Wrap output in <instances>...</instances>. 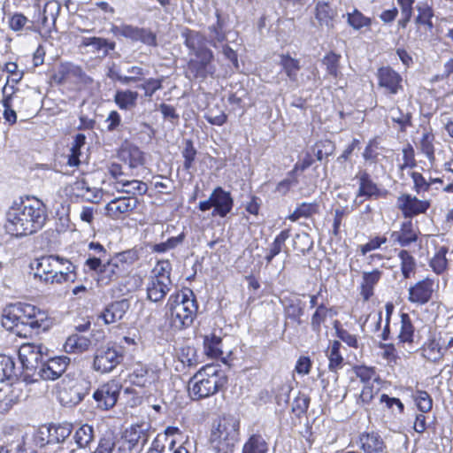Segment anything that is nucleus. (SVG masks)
<instances>
[{"mask_svg": "<svg viewBox=\"0 0 453 453\" xmlns=\"http://www.w3.org/2000/svg\"><path fill=\"white\" fill-rule=\"evenodd\" d=\"M115 448V437L112 434H105L99 439L96 449L92 453H112Z\"/></svg>", "mask_w": 453, "mask_h": 453, "instance_id": "63", "label": "nucleus"}, {"mask_svg": "<svg viewBox=\"0 0 453 453\" xmlns=\"http://www.w3.org/2000/svg\"><path fill=\"white\" fill-rule=\"evenodd\" d=\"M293 246L298 252L304 253L312 247V241L308 234H297L294 237Z\"/></svg>", "mask_w": 453, "mask_h": 453, "instance_id": "64", "label": "nucleus"}, {"mask_svg": "<svg viewBox=\"0 0 453 453\" xmlns=\"http://www.w3.org/2000/svg\"><path fill=\"white\" fill-rule=\"evenodd\" d=\"M120 157L128 164L130 168H136L144 163L142 151L134 145H128L123 148L120 152Z\"/></svg>", "mask_w": 453, "mask_h": 453, "instance_id": "35", "label": "nucleus"}, {"mask_svg": "<svg viewBox=\"0 0 453 453\" xmlns=\"http://www.w3.org/2000/svg\"><path fill=\"white\" fill-rule=\"evenodd\" d=\"M85 135L82 134H78L75 138L73 144L71 148V154L68 157L67 164L70 166H77L80 164V150L81 147L85 144Z\"/></svg>", "mask_w": 453, "mask_h": 453, "instance_id": "56", "label": "nucleus"}, {"mask_svg": "<svg viewBox=\"0 0 453 453\" xmlns=\"http://www.w3.org/2000/svg\"><path fill=\"white\" fill-rule=\"evenodd\" d=\"M122 188L117 187L119 191L136 196V195H143L147 192L148 187L147 184L138 180H121Z\"/></svg>", "mask_w": 453, "mask_h": 453, "instance_id": "46", "label": "nucleus"}, {"mask_svg": "<svg viewBox=\"0 0 453 453\" xmlns=\"http://www.w3.org/2000/svg\"><path fill=\"white\" fill-rule=\"evenodd\" d=\"M289 237V231L283 230L281 231L274 239L273 243L270 246L268 253L265 256V260L267 263H271L273 258L277 256L282 250V247L285 244V242Z\"/></svg>", "mask_w": 453, "mask_h": 453, "instance_id": "47", "label": "nucleus"}, {"mask_svg": "<svg viewBox=\"0 0 453 453\" xmlns=\"http://www.w3.org/2000/svg\"><path fill=\"white\" fill-rule=\"evenodd\" d=\"M72 195L81 197L91 203H97L102 198V189L97 188H91L84 180H77L70 185Z\"/></svg>", "mask_w": 453, "mask_h": 453, "instance_id": "20", "label": "nucleus"}, {"mask_svg": "<svg viewBox=\"0 0 453 453\" xmlns=\"http://www.w3.org/2000/svg\"><path fill=\"white\" fill-rule=\"evenodd\" d=\"M42 358L41 346L26 343L21 345L19 349V359L27 371L36 372L42 363Z\"/></svg>", "mask_w": 453, "mask_h": 453, "instance_id": "13", "label": "nucleus"}, {"mask_svg": "<svg viewBox=\"0 0 453 453\" xmlns=\"http://www.w3.org/2000/svg\"><path fill=\"white\" fill-rule=\"evenodd\" d=\"M447 252L448 248L444 246L439 248L437 252L430 261V266L432 267L433 271L437 274L442 273L447 267Z\"/></svg>", "mask_w": 453, "mask_h": 453, "instance_id": "53", "label": "nucleus"}, {"mask_svg": "<svg viewBox=\"0 0 453 453\" xmlns=\"http://www.w3.org/2000/svg\"><path fill=\"white\" fill-rule=\"evenodd\" d=\"M222 340L219 337L213 335L211 339L206 338L204 341V348L206 354L212 358H221L223 365L226 364V358L222 357L223 350Z\"/></svg>", "mask_w": 453, "mask_h": 453, "instance_id": "43", "label": "nucleus"}, {"mask_svg": "<svg viewBox=\"0 0 453 453\" xmlns=\"http://www.w3.org/2000/svg\"><path fill=\"white\" fill-rule=\"evenodd\" d=\"M391 239L394 242L398 243L402 247H406L418 239L417 231L413 227L411 220H407L401 225L399 231L391 233Z\"/></svg>", "mask_w": 453, "mask_h": 453, "instance_id": "26", "label": "nucleus"}, {"mask_svg": "<svg viewBox=\"0 0 453 453\" xmlns=\"http://www.w3.org/2000/svg\"><path fill=\"white\" fill-rule=\"evenodd\" d=\"M171 271L172 265L168 260L158 261L153 268L151 276L150 278L172 283L170 278Z\"/></svg>", "mask_w": 453, "mask_h": 453, "instance_id": "51", "label": "nucleus"}, {"mask_svg": "<svg viewBox=\"0 0 453 453\" xmlns=\"http://www.w3.org/2000/svg\"><path fill=\"white\" fill-rule=\"evenodd\" d=\"M123 360L119 347L106 345L97 349L94 355L93 369L100 373H109Z\"/></svg>", "mask_w": 453, "mask_h": 453, "instance_id": "5", "label": "nucleus"}, {"mask_svg": "<svg viewBox=\"0 0 453 453\" xmlns=\"http://www.w3.org/2000/svg\"><path fill=\"white\" fill-rule=\"evenodd\" d=\"M378 84L389 95H395L403 90L401 75L389 66L381 67L377 72Z\"/></svg>", "mask_w": 453, "mask_h": 453, "instance_id": "14", "label": "nucleus"}, {"mask_svg": "<svg viewBox=\"0 0 453 453\" xmlns=\"http://www.w3.org/2000/svg\"><path fill=\"white\" fill-rule=\"evenodd\" d=\"M158 379L157 373L151 368L139 365L131 375V381L138 387H148Z\"/></svg>", "mask_w": 453, "mask_h": 453, "instance_id": "29", "label": "nucleus"}, {"mask_svg": "<svg viewBox=\"0 0 453 453\" xmlns=\"http://www.w3.org/2000/svg\"><path fill=\"white\" fill-rule=\"evenodd\" d=\"M138 93L129 89L118 90L114 96V102L120 110L130 111L137 104Z\"/></svg>", "mask_w": 453, "mask_h": 453, "instance_id": "33", "label": "nucleus"}, {"mask_svg": "<svg viewBox=\"0 0 453 453\" xmlns=\"http://www.w3.org/2000/svg\"><path fill=\"white\" fill-rule=\"evenodd\" d=\"M267 451L268 444L259 434L251 435L242 448V453H267Z\"/></svg>", "mask_w": 453, "mask_h": 453, "instance_id": "42", "label": "nucleus"}, {"mask_svg": "<svg viewBox=\"0 0 453 453\" xmlns=\"http://www.w3.org/2000/svg\"><path fill=\"white\" fill-rule=\"evenodd\" d=\"M89 382L85 379L81 378L77 380L74 385L70 388L71 396L66 399L65 395L66 392H60V400L66 404L75 405L81 403L85 395L88 394Z\"/></svg>", "mask_w": 453, "mask_h": 453, "instance_id": "28", "label": "nucleus"}, {"mask_svg": "<svg viewBox=\"0 0 453 453\" xmlns=\"http://www.w3.org/2000/svg\"><path fill=\"white\" fill-rule=\"evenodd\" d=\"M315 11L316 19L321 26H326L327 27H334V19L336 17L337 12L331 7L329 3L324 1L318 2Z\"/></svg>", "mask_w": 453, "mask_h": 453, "instance_id": "32", "label": "nucleus"}, {"mask_svg": "<svg viewBox=\"0 0 453 453\" xmlns=\"http://www.w3.org/2000/svg\"><path fill=\"white\" fill-rule=\"evenodd\" d=\"M166 444L169 447V449H173L175 446V441L173 440L169 439V437L165 435H157L152 441L151 446L150 447L147 453H163L165 449Z\"/></svg>", "mask_w": 453, "mask_h": 453, "instance_id": "58", "label": "nucleus"}, {"mask_svg": "<svg viewBox=\"0 0 453 453\" xmlns=\"http://www.w3.org/2000/svg\"><path fill=\"white\" fill-rule=\"evenodd\" d=\"M434 292V280L426 278L419 280L409 288L408 300L418 305H423L429 302Z\"/></svg>", "mask_w": 453, "mask_h": 453, "instance_id": "15", "label": "nucleus"}, {"mask_svg": "<svg viewBox=\"0 0 453 453\" xmlns=\"http://www.w3.org/2000/svg\"><path fill=\"white\" fill-rule=\"evenodd\" d=\"M327 317H333L332 310L325 305H319L311 317V326L313 331L319 333L320 327L326 320Z\"/></svg>", "mask_w": 453, "mask_h": 453, "instance_id": "49", "label": "nucleus"}, {"mask_svg": "<svg viewBox=\"0 0 453 453\" xmlns=\"http://www.w3.org/2000/svg\"><path fill=\"white\" fill-rule=\"evenodd\" d=\"M94 438V428L88 424L81 425L73 434V440L80 449L88 447Z\"/></svg>", "mask_w": 453, "mask_h": 453, "instance_id": "37", "label": "nucleus"}, {"mask_svg": "<svg viewBox=\"0 0 453 453\" xmlns=\"http://www.w3.org/2000/svg\"><path fill=\"white\" fill-rule=\"evenodd\" d=\"M121 387L115 380H110L100 386L93 394L97 407L103 410L112 408L119 398Z\"/></svg>", "mask_w": 453, "mask_h": 453, "instance_id": "8", "label": "nucleus"}, {"mask_svg": "<svg viewBox=\"0 0 453 453\" xmlns=\"http://www.w3.org/2000/svg\"><path fill=\"white\" fill-rule=\"evenodd\" d=\"M46 219L47 211L42 202L37 198H27L8 210L4 227L13 236H26L42 229Z\"/></svg>", "mask_w": 453, "mask_h": 453, "instance_id": "1", "label": "nucleus"}, {"mask_svg": "<svg viewBox=\"0 0 453 453\" xmlns=\"http://www.w3.org/2000/svg\"><path fill=\"white\" fill-rule=\"evenodd\" d=\"M111 30L116 36H123L133 42H141L148 46L156 47L157 45L156 34L148 28L121 24L112 26Z\"/></svg>", "mask_w": 453, "mask_h": 453, "instance_id": "7", "label": "nucleus"}, {"mask_svg": "<svg viewBox=\"0 0 453 453\" xmlns=\"http://www.w3.org/2000/svg\"><path fill=\"white\" fill-rule=\"evenodd\" d=\"M61 9L60 4L56 0H48L41 13L40 21L42 27L50 31L54 27Z\"/></svg>", "mask_w": 453, "mask_h": 453, "instance_id": "27", "label": "nucleus"}, {"mask_svg": "<svg viewBox=\"0 0 453 453\" xmlns=\"http://www.w3.org/2000/svg\"><path fill=\"white\" fill-rule=\"evenodd\" d=\"M55 80L59 83L66 81L81 82L84 84H89L92 82V79L88 76L80 66L71 63H65L60 65L58 73L55 75Z\"/></svg>", "mask_w": 453, "mask_h": 453, "instance_id": "16", "label": "nucleus"}, {"mask_svg": "<svg viewBox=\"0 0 453 453\" xmlns=\"http://www.w3.org/2000/svg\"><path fill=\"white\" fill-rule=\"evenodd\" d=\"M129 309V302L122 299L109 304L103 311L101 318L105 324L115 323L123 319Z\"/></svg>", "mask_w": 453, "mask_h": 453, "instance_id": "23", "label": "nucleus"}, {"mask_svg": "<svg viewBox=\"0 0 453 453\" xmlns=\"http://www.w3.org/2000/svg\"><path fill=\"white\" fill-rule=\"evenodd\" d=\"M357 178L359 180L357 196L378 198L386 195L387 192L380 189L366 172H359Z\"/></svg>", "mask_w": 453, "mask_h": 453, "instance_id": "21", "label": "nucleus"}, {"mask_svg": "<svg viewBox=\"0 0 453 453\" xmlns=\"http://www.w3.org/2000/svg\"><path fill=\"white\" fill-rule=\"evenodd\" d=\"M186 46L195 54L196 58L203 61H211V52L207 48L208 42L198 32L188 30L183 33Z\"/></svg>", "mask_w": 453, "mask_h": 453, "instance_id": "12", "label": "nucleus"}, {"mask_svg": "<svg viewBox=\"0 0 453 453\" xmlns=\"http://www.w3.org/2000/svg\"><path fill=\"white\" fill-rule=\"evenodd\" d=\"M50 442L58 443L68 438L72 433V425L68 423L46 427Z\"/></svg>", "mask_w": 453, "mask_h": 453, "instance_id": "38", "label": "nucleus"}, {"mask_svg": "<svg viewBox=\"0 0 453 453\" xmlns=\"http://www.w3.org/2000/svg\"><path fill=\"white\" fill-rule=\"evenodd\" d=\"M340 55H337L334 52H330L326 54L322 63L326 65L327 73L334 78H336L339 74V61H340Z\"/></svg>", "mask_w": 453, "mask_h": 453, "instance_id": "60", "label": "nucleus"}, {"mask_svg": "<svg viewBox=\"0 0 453 453\" xmlns=\"http://www.w3.org/2000/svg\"><path fill=\"white\" fill-rule=\"evenodd\" d=\"M148 441V434L142 425H133L126 430L123 436V445L119 451L128 449L129 451L141 452Z\"/></svg>", "mask_w": 453, "mask_h": 453, "instance_id": "9", "label": "nucleus"}, {"mask_svg": "<svg viewBox=\"0 0 453 453\" xmlns=\"http://www.w3.org/2000/svg\"><path fill=\"white\" fill-rule=\"evenodd\" d=\"M418 16L416 23L424 26L426 29L433 28L432 17L434 12L432 8L427 4H419L417 7Z\"/></svg>", "mask_w": 453, "mask_h": 453, "instance_id": "50", "label": "nucleus"}, {"mask_svg": "<svg viewBox=\"0 0 453 453\" xmlns=\"http://www.w3.org/2000/svg\"><path fill=\"white\" fill-rule=\"evenodd\" d=\"M172 283L150 278L146 285L147 298L154 303L162 301L171 289Z\"/></svg>", "mask_w": 453, "mask_h": 453, "instance_id": "25", "label": "nucleus"}, {"mask_svg": "<svg viewBox=\"0 0 453 453\" xmlns=\"http://www.w3.org/2000/svg\"><path fill=\"white\" fill-rule=\"evenodd\" d=\"M342 344L338 341H334L328 347L326 356L328 358V368L331 372H337L343 367V357L340 353Z\"/></svg>", "mask_w": 453, "mask_h": 453, "instance_id": "36", "label": "nucleus"}, {"mask_svg": "<svg viewBox=\"0 0 453 453\" xmlns=\"http://www.w3.org/2000/svg\"><path fill=\"white\" fill-rule=\"evenodd\" d=\"M359 447L365 453H380L384 449V442L377 434H362L358 440Z\"/></svg>", "mask_w": 453, "mask_h": 453, "instance_id": "31", "label": "nucleus"}, {"mask_svg": "<svg viewBox=\"0 0 453 453\" xmlns=\"http://www.w3.org/2000/svg\"><path fill=\"white\" fill-rule=\"evenodd\" d=\"M210 61H203L202 58L191 59L188 62L187 76L189 79H196L205 76V67Z\"/></svg>", "mask_w": 453, "mask_h": 453, "instance_id": "54", "label": "nucleus"}, {"mask_svg": "<svg viewBox=\"0 0 453 453\" xmlns=\"http://www.w3.org/2000/svg\"><path fill=\"white\" fill-rule=\"evenodd\" d=\"M91 342L88 338L79 335H70L64 345V349L67 353H82L89 349Z\"/></svg>", "mask_w": 453, "mask_h": 453, "instance_id": "34", "label": "nucleus"}, {"mask_svg": "<svg viewBox=\"0 0 453 453\" xmlns=\"http://www.w3.org/2000/svg\"><path fill=\"white\" fill-rule=\"evenodd\" d=\"M280 65L282 69L284 70L286 75L288 77L290 81L298 84V73L300 70V65L298 60L292 58L289 56L282 55L280 57Z\"/></svg>", "mask_w": 453, "mask_h": 453, "instance_id": "41", "label": "nucleus"}, {"mask_svg": "<svg viewBox=\"0 0 453 453\" xmlns=\"http://www.w3.org/2000/svg\"><path fill=\"white\" fill-rule=\"evenodd\" d=\"M34 306L30 304H15L4 311L2 325L8 330L18 326L19 324L28 325L32 328H40L42 323L38 320H31L29 317L22 315V311H33Z\"/></svg>", "mask_w": 453, "mask_h": 453, "instance_id": "6", "label": "nucleus"}, {"mask_svg": "<svg viewBox=\"0 0 453 453\" xmlns=\"http://www.w3.org/2000/svg\"><path fill=\"white\" fill-rule=\"evenodd\" d=\"M213 208L212 215L225 217L226 215V192L221 188H216L206 201L200 202L199 209L205 211Z\"/></svg>", "mask_w": 453, "mask_h": 453, "instance_id": "18", "label": "nucleus"}, {"mask_svg": "<svg viewBox=\"0 0 453 453\" xmlns=\"http://www.w3.org/2000/svg\"><path fill=\"white\" fill-rule=\"evenodd\" d=\"M15 364L12 357L0 355V382L10 379L14 374Z\"/></svg>", "mask_w": 453, "mask_h": 453, "instance_id": "59", "label": "nucleus"}, {"mask_svg": "<svg viewBox=\"0 0 453 453\" xmlns=\"http://www.w3.org/2000/svg\"><path fill=\"white\" fill-rule=\"evenodd\" d=\"M381 277V272L378 269L372 272H365L360 285V296L364 301H368L374 293V287Z\"/></svg>", "mask_w": 453, "mask_h": 453, "instance_id": "30", "label": "nucleus"}, {"mask_svg": "<svg viewBox=\"0 0 453 453\" xmlns=\"http://www.w3.org/2000/svg\"><path fill=\"white\" fill-rule=\"evenodd\" d=\"M165 316L175 330L189 327L196 316L198 305L192 290L186 288L172 294L165 305Z\"/></svg>", "mask_w": 453, "mask_h": 453, "instance_id": "2", "label": "nucleus"}, {"mask_svg": "<svg viewBox=\"0 0 453 453\" xmlns=\"http://www.w3.org/2000/svg\"><path fill=\"white\" fill-rule=\"evenodd\" d=\"M184 240V234H180L178 236L171 237L167 241L152 245L151 250L156 253H165L173 250L178 245L181 244Z\"/></svg>", "mask_w": 453, "mask_h": 453, "instance_id": "57", "label": "nucleus"}, {"mask_svg": "<svg viewBox=\"0 0 453 453\" xmlns=\"http://www.w3.org/2000/svg\"><path fill=\"white\" fill-rule=\"evenodd\" d=\"M355 373L365 384H371L377 380V374L373 367L357 366L355 367Z\"/></svg>", "mask_w": 453, "mask_h": 453, "instance_id": "61", "label": "nucleus"}, {"mask_svg": "<svg viewBox=\"0 0 453 453\" xmlns=\"http://www.w3.org/2000/svg\"><path fill=\"white\" fill-rule=\"evenodd\" d=\"M318 212V204L315 203H303L289 216L291 221H296L301 218H310Z\"/></svg>", "mask_w": 453, "mask_h": 453, "instance_id": "48", "label": "nucleus"}, {"mask_svg": "<svg viewBox=\"0 0 453 453\" xmlns=\"http://www.w3.org/2000/svg\"><path fill=\"white\" fill-rule=\"evenodd\" d=\"M70 364V358L65 356L55 357L45 363H41L36 373L42 380H55L66 370Z\"/></svg>", "mask_w": 453, "mask_h": 453, "instance_id": "10", "label": "nucleus"}, {"mask_svg": "<svg viewBox=\"0 0 453 453\" xmlns=\"http://www.w3.org/2000/svg\"><path fill=\"white\" fill-rule=\"evenodd\" d=\"M125 274L126 272L111 258L106 263L103 264L97 280L101 285H108L110 282L117 280Z\"/></svg>", "mask_w": 453, "mask_h": 453, "instance_id": "24", "label": "nucleus"}, {"mask_svg": "<svg viewBox=\"0 0 453 453\" xmlns=\"http://www.w3.org/2000/svg\"><path fill=\"white\" fill-rule=\"evenodd\" d=\"M397 203L406 218H412L418 214L425 213L430 206L429 202L418 200L410 195H403L398 197Z\"/></svg>", "mask_w": 453, "mask_h": 453, "instance_id": "17", "label": "nucleus"}, {"mask_svg": "<svg viewBox=\"0 0 453 453\" xmlns=\"http://www.w3.org/2000/svg\"><path fill=\"white\" fill-rule=\"evenodd\" d=\"M137 204L138 200L134 196L114 198L105 206L106 215L113 219H124L137 207Z\"/></svg>", "mask_w": 453, "mask_h": 453, "instance_id": "11", "label": "nucleus"}, {"mask_svg": "<svg viewBox=\"0 0 453 453\" xmlns=\"http://www.w3.org/2000/svg\"><path fill=\"white\" fill-rule=\"evenodd\" d=\"M226 383V372L219 364H210L199 370L188 381V393L193 400L214 394Z\"/></svg>", "mask_w": 453, "mask_h": 453, "instance_id": "4", "label": "nucleus"}, {"mask_svg": "<svg viewBox=\"0 0 453 453\" xmlns=\"http://www.w3.org/2000/svg\"><path fill=\"white\" fill-rule=\"evenodd\" d=\"M99 215V211L97 207L95 206H81L79 218L83 222L88 224L90 228H94V221L96 218Z\"/></svg>", "mask_w": 453, "mask_h": 453, "instance_id": "62", "label": "nucleus"}, {"mask_svg": "<svg viewBox=\"0 0 453 453\" xmlns=\"http://www.w3.org/2000/svg\"><path fill=\"white\" fill-rule=\"evenodd\" d=\"M211 446L216 453H226V420L221 418L213 426L210 437Z\"/></svg>", "mask_w": 453, "mask_h": 453, "instance_id": "22", "label": "nucleus"}, {"mask_svg": "<svg viewBox=\"0 0 453 453\" xmlns=\"http://www.w3.org/2000/svg\"><path fill=\"white\" fill-rule=\"evenodd\" d=\"M398 257L400 259L401 272L403 278H410L416 269L415 258L404 250L399 252Z\"/></svg>", "mask_w": 453, "mask_h": 453, "instance_id": "45", "label": "nucleus"}, {"mask_svg": "<svg viewBox=\"0 0 453 453\" xmlns=\"http://www.w3.org/2000/svg\"><path fill=\"white\" fill-rule=\"evenodd\" d=\"M418 334L410 315L401 313L397 333L398 343L411 347L416 342Z\"/></svg>", "mask_w": 453, "mask_h": 453, "instance_id": "19", "label": "nucleus"}, {"mask_svg": "<svg viewBox=\"0 0 453 453\" xmlns=\"http://www.w3.org/2000/svg\"><path fill=\"white\" fill-rule=\"evenodd\" d=\"M81 44L87 47L91 46L95 51L103 50L104 54L114 48V43H110L106 39L100 37H85L82 39Z\"/></svg>", "mask_w": 453, "mask_h": 453, "instance_id": "55", "label": "nucleus"}, {"mask_svg": "<svg viewBox=\"0 0 453 453\" xmlns=\"http://www.w3.org/2000/svg\"><path fill=\"white\" fill-rule=\"evenodd\" d=\"M126 273L129 267L138 259V253L135 250H127L115 254L111 257Z\"/></svg>", "mask_w": 453, "mask_h": 453, "instance_id": "44", "label": "nucleus"}, {"mask_svg": "<svg viewBox=\"0 0 453 453\" xmlns=\"http://www.w3.org/2000/svg\"><path fill=\"white\" fill-rule=\"evenodd\" d=\"M347 23L354 30L369 28L372 25V19L365 16L359 10L354 8L352 12L346 13Z\"/></svg>", "mask_w": 453, "mask_h": 453, "instance_id": "39", "label": "nucleus"}, {"mask_svg": "<svg viewBox=\"0 0 453 453\" xmlns=\"http://www.w3.org/2000/svg\"><path fill=\"white\" fill-rule=\"evenodd\" d=\"M412 397L420 412L426 413L432 410L433 400L426 391L417 390L413 393Z\"/></svg>", "mask_w": 453, "mask_h": 453, "instance_id": "52", "label": "nucleus"}, {"mask_svg": "<svg viewBox=\"0 0 453 453\" xmlns=\"http://www.w3.org/2000/svg\"><path fill=\"white\" fill-rule=\"evenodd\" d=\"M422 356L430 362L437 363L442 359L444 351L440 343L436 340L433 339L424 345L422 349Z\"/></svg>", "mask_w": 453, "mask_h": 453, "instance_id": "40", "label": "nucleus"}, {"mask_svg": "<svg viewBox=\"0 0 453 453\" xmlns=\"http://www.w3.org/2000/svg\"><path fill=\"white\" fill-rule=\"evenodd\" d=\"M35 277L46 284L73 282L75 266L67 258L58 255L43 256L36 260Z\"/></svg>", "mask_w": 453, "mask_h": 453, "instance_id": "3", "label": "nucleus"}]
</instances>
